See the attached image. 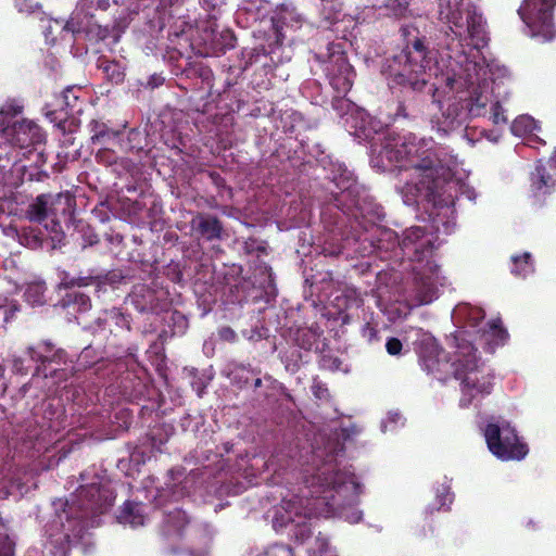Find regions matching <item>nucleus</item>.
Returning a JSON list of instances; mask_svg holds the SVG:
<instances>
[{
  "label": "nucleus",
  "instance_id": "nucleus-4",
  "mask_svg": "<svg viewBox=\"0 0 556 556\" xmlns=\"http://www.w3.org/2000/svg\"><path fill=\"white\" fill-rule=\"evenodd\" d=\"M198 227L202 231L204 236L207 238H214L219 236L220 226L218 222L214 218H199Z\"/></svg>",
  "mask_w": 556,
  "mask_h": 556
},
{
  "label": "nucleus",
  "instance_id": "nucleus-11",
  "mask_svg": "<svg viewBox=\"0 0 556 556\" xmlns=\"http://www.w3.org/2000/svg\"><path fill=\"white\" fill-rule=\"evenodd\" d=\"M494 121H495V123H500L501 121H502V122H505V121H506V118H505V117H503V116H500L498 114H496V115L494 116Z\"/></svg>",
  "mask_w": 556,
  "mask_h": 556
},
{
  "label": "nucleus",
  "instance_id": "nucleus-13",
  "mask_svg": "<svg viewBox=\"0 0 556 556\" xmlns=\"http://www.w3.org/2000/svg\"><path fill=\"white\" fill-rule=\"evenodd\" d=\"M361 519V515L357 513L354 517V519L352 520L353 522H356Z\"/></svg>",
  "mask_w": 556,
  "mask_h": 556
},
{
  "label": "nucleus",
  "instance_id": "nucleus-6",
  "mask_svg": "<svg viewBox=\"0 0 556 556\" xmlns=\"http://www.w3.org/2000/svg\"><path fill=\"white\" fill-rule=\"evenodd\" d=\"M46 204L47 201L45 197H39L37 202L30 208V217L36 220H40L46 216Z\"/></svg>",
  "mask_w": 556,
  "mask_h": 556
},
{
  "label": "nucleus",
  "instance_id": "nucleus-7",
  "mask_svg": "<svg viewBox=\"0 0 556 556\" xmlns=\"http://www.w3.org/2000/svg\"><path fill=\"white\" fill-rule=\"evenodd\" d=\"M536 175L540 178L539 182H533V186L535 187L538 192L545 193V190L543 188H547V180L545 179V168L538 167L536 168Z\"/></svg>",
  "mask_w": 556,
  "mask_h": 556
},
{
  "label": "nucleus",
  "instance_id": "nucleus-5",
  "mask_svg": "<svg viewBox=\"0 0 556 556\" xmlns=\"http://www.w3.org/2000/svg\"><path fill=\"white\" fill-rule=\"evenodd\" d=\"M490 387V381H484L481 384L479 383V376L477 372H470L465 379V390L469 392L477 390L478 392L486 393L489 392Z\"/></svg>",
  "mask_w": 556,
  "mask_h": 556
},
{
  "label": "nucleus",
  "instance_id": "nucleus-8",
  "mask_svg": "<svg viewBox=\"0 0 556 556\" xmlns=\"http://www.w3.org/2000/svg\"><path fill=\"white\" fill-rule=\"evenodd\" d=\"M402 343L397 339H390L387 342V351L391 355H396L401 352Z\"/></svg>",
  "mask_w": 556,
  "mask_h": 556
},
{
  "label": "nucleus",
  "instance_id": "nucleus-9",
  "mask_svg": "<svg viewBox=\"0 0 556 556\" xmlns=\"http://www.w3.org/2000/svg\"><path fill=\"white\" fill-rule=\"evenodd\" d=\"M125 521L129 522L132 526H140L143 525V518L141 515H136L132 518L124 517Z\"/></svg>",
  "mask_w": 556,
  "mask_h": 556
},
{
  "label": "nucleus",
  "instance_id": "nucleus-12",
  "mask_svg": "<svg viewBox=\"0 0 556 556\" xmlns=\"http://www.w3.org/2000/svg\"><path fill=\"white\" fill-rule=\"evenodd\" d=\"M11 555V547L8 546L5 552H4V556H10Z\"/></svg>",
  "mask_w": 556,
  "mask_h": 556
},
{
  "label": "nucleus",
  "instance_id": "nucleus-1",
  "mask_svg": "<svg viewBox=\"0 0 556 556\" xmlns=\"http://www.w3.org/2000/svg\"><path fill=\"white\" fill-rule=\"evenodd\" d=\"M484 437L490 452L501 460H519L528 454L527 445L508 422L488 425Z\"/></svg>",
  "mask_w": 556,
  "mask_h": 556
},
{
  "label": "nucleus",
  "instance_id": "nucleus-3",
  "mask_svg": "<svg viewBox=\"0 0 556 556\" xmlns=\"http://www.w3.org/2000/svg\"><path fill=\"white\" fill-rule=\"evenodd\" d=\"M539 125L534 118L529 115H521L513 123L511 130L517 136L533 134L539 130Z\"/></svg>",
  "mask_w": 556,
  "mask_h": 556
},
{
  "label": "nucleus",
  "instance_id": "nucleus-2",
  "mask_svg": "<svg viewBox=\"0 0 556 556\" xmlns=\"http://www.w3.org/2000/svg\"><path fill=\"white\" fill-rule=\"evenodd\" d=\"M556 0H525L519 9L523 22L532 31V36H541L551 40L555 36L553 28L552 10Z\"/></svg>",
  "mask_w": 556,
  "mask_h": 556
},
{
  "label": "nucleus",
  "instance_id": "nucleus-10",
  "mask_svg": "<svg viewBox=\"0 0 556 556\" xmlns=\"http://www.w3.org/2000/svg\"><path fill=\"white\" fill-rule=\"evenodd\" d=\"M529 258H530V255L529 254H523L522 256L520 257H513V261L515 263L521 261V263L525 265V266H528L529 267Z\"/></svg>",
  "mask_w": 556,
  "mask_h": 556
},
{
  "label": "nucleus",
  "instance_id": "nucleus-14",
  "mask_svg": "<svg viewBox=\"0 0 556 556\" xmlns=\"http://www.w3.org/2000/svg\"><path fill=\"white\" fill-rule=\"evenodd\" d=\"M494 331H496L498 333V336H501V337L504 336V331L502 329H495Z\"/></svg>",
  "mask_w": 556,
  "mask_h": 556
}]
</instances>
